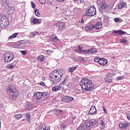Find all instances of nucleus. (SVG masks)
<instances>
[{"label": "nucleus", "instance_id": "obj_1", "mask_svg": "<svg viewBox=\"0 0 130 130\" xmlns=\"http://www.w3.org/2000/svg\"><path fill=\"white\" fill-rule=\"evenodd\" d=\"M63 74H59V72L57 70H54L49 75V77L50 78V81L52 82V84L56 85L57 83H59L62 78Z\"/></svg>", "mask_w": 130, "mask_h": 130}, {"label": "nucleus", "instance_id": "obj_2", "mask_svg": "<svg viewBox=\"0 0 130 130\" xmlns=\"http://www.w3.org/2000/svg\"><path fill=\"white\" fill-rule=\"evenodd\" d=\"M80 86L82 90L85 91H93L94 90V84L92 81L87 78H83L80 82Z\"/></svg>", "mask_w": 130, "mask_h": 130}, {"label": "nucleus", "instance_id": "obj_3", "mask_svg": "<svg viewBox=\"0 0 130 130\" xmlns=\"http://www.w3.org/2000/svg\"><path fill=\"white\" fill-rule=\"evenodd\" d=\"M101 27H102V23L100 22H98L95 25L90 24L85 26V30H86V31H92L93 29L99 30Z\"/></svg>", "mask_w": 130, "mask_h": 130}, {"label": "nucleus", "instance_id": "obj_4", "mask_svg": "<svg viewBox=\"0 0 130 130\" xmlns=\"http://www.w3.org/2000/svg\"><path fill=\"white\" fill-rule=\"evenodd\" d=\"M9 92L11 93V95L12 96L13 99H14L16 100L17 99V97L19 96V92L18 91V90L16 88L15 86H12V87L10 86V87L9 89Z\"/></svg>", "mask_w": 130, "mask_h": 130}, {"label": "nucleus", "instance_id": "obj_5", "mask_svg": "<svg viewBox=\"0 0 130 130\" xmlns=\"http://www.w3.org/2000/svg\"><path fill=\"white\" fill-rule=\"evenodd\" d=\"M97 123V120L95 119H91L90 120H86L85 121V125L86 127L88 128V130H90L96 125Z\"/></svg>", "mask_w": 130, "mask_h": 130}, {"label": "nucleus", "instance_id": "obj_6", "mask_svg": "<svg viewBox=\"0 0 130 130\" xmlns=\"http://www.w3.org/2000/svg\"><path fill=\"white\" fill-rule=\"evenodd\" d=\"M3 57L6 62H10V61L14 59V54L12 52L6 53L4 55Z\"/></svg>", "mask_w": 130, "mask_h": 130}, {"label": "nucleus", "instance_id": "obj_7", "mask_svg": "<svg viewBox=\"0 0 130 130\" xmlns=\"http://www.w3.org/2000/svg\"><path fill=\"white\" fill-rule=\"evenodd\" d=\"M96 3L99 8H101V9L105 11V12H107L108 6H107V4H106V3H105L104 2V0H98Z\"/></svg>", "mask_w": 130, "mask_h": 130}, {"label": "nucleus", "instance_id": "obj_8", "mask_svg": "<svg viewBox=\"0 0 130 130\" xmlns=\"http://www.w3.org/2000/svg\"><path fill=\"white\" fill-rule=\"evenodd\" d=\"M7 19L8 18L6 16H3L2 14H0V25L7 27L10 24Z\"/></svg>", "mask_w": 130, "mask_h": 130}, {"label": "nucleus", "instance_id": "obj_9", "mask_svg": "<svg viewBox=\"0 0 130 130\" xmlns=\"http://www.w3.org/2000/svg\"><path fill=\"white\" fill-rule=\"evenodd\" d=\"M96 14V8L95 7H91L86 12L85 16H87L88 17H93V16H95Z\"/></svg>", "mask_w": 130, "mask_h": 130}, {"label": "nucleus", "instance_id": "obj_10", "mask_svg": "<svg viewBox=\"0 0 130 130\" xmlns=\"http://www.w3.org/2000/svg\"><path fill=\"white\" fill-rule=\"evenodd\" d=\"M34 99L35 100H41L42 99V92H37L34 93Z\"/></svg>", "mask_w": 130, "mask_h": 130}, {"label": "nucleus", "instance_id": "obj_11", "mask_svg": "<svg viewBox=\"0 0 130 130\" xmlns=\"http://www.w3.org/2000/svg\"><path fill=\"white\" fill-rule=\"evenodd\" d=\"M89 113L90 114V115H94L97 113V110L96 109V107H95V106H92L91 107Z\"/></svg>", "mask_w": 130, "mask_h": 130}, {"label": "nucleus", "instance_id": "obj_12", "mask_svg": "<svg viewBox=\"0 0 130 130\" xmlns=\"http://www.w3.org/2000/svg\"><path fill=\"white\" fill-rule=\"evenodd\" d=\"M27 46V43L26 41H20L18 44L19 48H24Z\"/></svg>", "mask_w": 130, "mask_h": 130}, {"label": "nucleus", "instance_id": "obj_13", "mask_svg": "<svg viewBox=\"0 0 130 130\" xmlns=\"http://www.w3.org/2000/svg\"><path fill=\"white\" fill-rule=\"evenodd\" d=\"M128 126H129V122H128L121 123L119 124V127H120V128L125 129L127 127H128Z\"/></svg>", "mask_w": 130, "mask_h": 130}, {"label": "nucleus", "instance_id": "obj_14", "mask_svg": "<svg viewBox=\"0 0 130 130\" xmlns=\"http://www.w3.org/2000/svg\"><path fill=\"white\" fill-rule=\"evenodd\" d=\"M1 5L3 9H6L7 6L10 5L9 0H1Z\"/></svg>", "mask_w": 130, "mask_h": 130}, {"label": "nucleus", "instance_id": "obj_15", "mask_svg": "<svg viewBox=\"0 0 130 130\" xmlns=\"http://www.w3.org/2000/svg\"><path fill=\"white\" fill-rule=\"evenodd\" d=\"M57 25L58 26V28L59 30H63V29H66V28H67L66 24L62 22L58 23Z\"/></svg>", "mask_w": 130, "mask_h": 130}, {"label": "nucleus", "instance_id": "obj_16", "mask_svg": "<svg viewBox=\"0 0 130 130\" xmlns=\"http://www.w3.org/2000/svg\"><path fill=\"white\" fill-rule=\"evenodd\" d=\"M99 63L101 66H106L107 64V59L104 58H100V60H99Z\"/></svg>", "mask_w": 130, "mask_h": 130}, {"label": "nucleus", "instance_id": "obj_17", "mask_svg": "<svg viewBox=\"0 0 130 130\" xmlns=\"http://www.w3.org/2000/svg\"><path fill=\"white\" fill-rule=\"evenodd\" d=\"M88 127L86 125V122H85L84 124H81L79 127L77 128V130H85L87 129L88 130Z\"/></svg>", "mask_w": 130, "mask_h": 130}, {"label": "nucleus", "instance_id": "obj_18", "mask_svg": "<svg viewBox=\"0 0 130 130\" xmlns=\"http://www.w3.org/2000/svg\"><path fill=\"white\" fill-rule=\"evenodd\" d=\"M74 101V98L72 96H65L64 101L66 103H70Z\"/></svg>", "mask_w": 130, "mask_h": 130}, {"label": "nucleus", "instance_id": "obj_19", "mask_svg": "<svg viewBox=\"0 0 130 130\" xmlns=\"http://www.w3.org/2000/svg\"><path fill=\"white\" fill-rule=\"evenodd\" d=\"M7 7H8V12L10 13V14H12L13 12H14V10H15V7H14V5L12 4H9Z\"/></svg>", "mask_w": 130, "mask_h": 130}, {"label": "nucleus", "instance_id": "obj_20", "mask_svg": "<svg viewBox=\"0 0 130 130\" xmlns=\"http://www.w3.org/2000/svg\"><path fill=\"white\" fill-rule=\"evenodd\" d=\"M42 97L45 100H46V99H48L49 98V96H50V94H49V93L47 92H42Z\"/></svg>", "mask_w": 130, "mask_h": 130}, {"label": "nucleus", "instance_id": "obj_21", "mask_svg": "<svg viewBox=\"0 0 130 130\" xmlns=\"http://www.w3.org/2000/svg\"><path fill=\"white\" fill-rule=\"evenodd\" d=\"M125 7H126V3L123 2V1H122L120 2V4L118 5V9L120 10L123 8H124Z\"/></svg>", "mask_w": 130, "mask_h": 130}, {"label": "nucleus", "instance_id": "obj_22", "mask_svg": "<svg viewBox=\"0 0 130 130\" xmlns=\"http://www.w3.org/2000/svg\"><path fill=\"white\" fill-rule=\"evenodd\" d=\"M39 129L40 130H50V127H46L45 124H42L39 126Z\"/></svg>", "mask_w": 130, "mask_h": 130}, {"label": "nucleus", "instance_id": "obj_23", "mask_svg": "<svg viewBox=\"0 0 130 130\" xmlns=\"http://www.w3.org/2000/svg\"><path fill=\"white\" fill-rule=\"evenodd\" d=\"M61 89V87L60 86H55L52 88V91H53V92H57V91L60 90Z\"/></svg>", "mask_w": 130, "mask_h": 130}, {"label": "nucleus", "instance_id": "obj_24", "mask_svg": "<svg viewBox=\"0 0 130 130\" xmlns=\"http://www.w3.org/2000/svg\"><path fill=\"white\" fill-rule=\"evenodd\" d=\"M114 33H117V34H119V35H124V34H126V32L122 30H115L114 31Z\"/></svg>", "mask_w": 130, "mask_h": 130}, {"label": "nucleus", "instance_id": "obj_25", "mask_svg": "<svg viewBox=\"0 0 130 130\" xmlns=\"http://www.w3.org/2000/svg\"><path fill=\"white\" fill-rule=\"evenodd\" d=\"M18 35H19V33L15 32L12 36H9V37L8 38V40H11L12 39H14V38H16V37H17V36H18Z\"/></svg>", "mask_w": 130, "mask_h": 130}, {"label": "nucleus", "instance_id": "obj_26", "mask_svg": "<svg viewBox=\"0 0 130 130\" xmlns=\"http://www.w3.org/2000/svg\"><path fill=\"white\" fill-rule=\"evenodd\" d=\"M37 35L39 36V35H40V33L38 31H34L29 34V36H30V37H34Z\"/></svg>", "mask_w": 130, "mask_h": 130}, {"label": "nucleus", "instance_id": "obj_27", "mask_svg": "<svg viewBox=\"0 0 130 130\" xmlns=\"http://www.w3.org/2000/svg\"><path fill=\"white\" fill-rule=\"evenodd\" d=\"M32 108H33V105L31 103H28L26 107V110H31Z\"/></svg>", "mask_w": 130, "mask_h": 130}, {"label": "nucleus", "instance_id": "obj_28", "mask_svg": "<svg viewBox=\"0 0 130 130\" xmlns=\"http://www.w3.org/2000/svg\"><path fill=\"white\" fill-rule=\"evenodd\" d=\"M24 116L26 118L27 121L30 122V119L31 118V115H30V113H26L24 114Z\"/></svg>", "mask_w": 130, "mask_h": 130}, {"label": "nucleus", "instance_id": "obj_29", "mask_svg": "<svg viewBox=\"0 0 130 130\" xmlns=\"http://www.w3.org/2000/svg\"><path fill=\"white\" fill-rule=\"evenodd\" d=\"M45 59V57L43 55L39 56L38 57V60H39V61H44Z\"/></svg>", "mask_w": 130, "mask_h": 130}, {"label": "nucleus", "instance_id": "obj_30", "mask_svg": "<svg viewBox=\"0 0 130 130\" xmlns=\"http://www.w3.org/2000/svg\"><path fill=\"white\" fill-rule=\"evenodd\" d=\"M34 24H41V20H39L38 18H34L32 20Z\"/></svg>", "mask_w": 130, "mask_h": 130}, {"label": "nucleus", "instance_id": "obj_31", "mask_svg": "<svg viewBox=\"0 0 130 130\" xmlns=\"http://www.w3.org/2000/svg\"><path fill=\"white\" fill-rule=\"evenodd\" d=\"M98 51H97V49L96 48H93V49H89V53H97Z\"/></svg>", "mask_w": 130, "mask_h": 130}, {"label": "nucleus", "instance_id": "obj_32", "mask_svg": "<svg viewBox=\"0 0 130 130\" xmlns=\"http://www.w3.org/2000/svg\"><path fill=\"white\" fill-rule=\"evenodd\" d=\"M100 124L101 128H104L105 127V123H104L103 120L100 121Z\"/></svg>", "mask_w": 130, "mask_h": 130}, {"label": "nucleus", "instance_id": "obj_33", "mask_svg": "<svg viewBox=\"0 0 130 130\" xmlns=\"http://www.w3.org/2000/svg\"><path fill=\"white\" fill-rule=\"evenodd\" d=\"M105 81L107 82V83H112V78H105Z\"/></svg>", "mask_w": 130, "mask_h": 130}, {"label": "nucleus", "instance_id": "obj_34", "mask_svg": "<svg viewBox=\"0 0 130 130\" xmlns=\"http://www.w3.org/2000/svg\"><path fill=\"white\" fill-rule=\"evenodd\" d=\"M35 13L37 17H39L40 16V14L39 13V12H38V10L37 9H35Z\"/></svg>", "mask_w": 130, "mask_h": 130}, {"label": "nucleus", "instance_id": "obj_35", "mask_svg": "<svg viewBox=\"0 0 130 130\" xmlns=\"http://www.w3.org/2000/svg\"><path fill=\"white\" fill-rule=\"evenodd\" d=\"M22 117V114H19L15 115V118L16 119H20Z\"/></svg>", "mask_w": 130, "mask_h": 130}, {"label": "nucleus", "instance_id": "obj_36", "mask_svg": "<svg viewBox=\"0 0 130 130\" xmlns=\"http://www.w3.org/2000/svg\"><path fill=\"white\" fill-rule=\"evenodd\" d=\"M76 69H77L76 67H72V68H70V72L71 73H73V72H74V71H75V70H76Z\"/></svg>", "mask_w": 130, "mask_h": 130}, {"label": "nucleus", "instance_id": "obj_37", "mask_svg": "<svg viewBox=\"0 0 130 130\" xmlns=\"http://www.w3.org/2000/svg\"><path fill=\"white\" fill-rule=\"evenodd\" d=\"M39 2L40 4H42V5H44V4L46 3V0H39Z\"/></svg>", "mask_w": 130, "mask_h": 130}, {"label": "nucleus", "instance_id": "obj_38", "mask_svg": "<svg viewBox=\"0 0 130 130\" xmlns=\"http://www.w3.org/2000/svg\"><path fill=\"white\" fill-rule=\"evenodd\" d=\"M120 41L121 43H126V40L125 39H122L120 40Z\"/></svg>", "mask_w": 130, "mask_h": 130}, {"label": "nucleus", "instance_id": "obj_39", "mask_svg": "<svg viewBox=\"0 0 130 130\" xmlns=\"http://www.w3.org/2000/svg\"><path fill=\"white\" fill-rule=\"evenodd\" d=\"M83 53H84V54H89L90 53L89 49L88 50H83Z\"/></svg>", "mask_w": 130, "mask_h": 130}, {"label": "nucleus", "instance_id": "obj_40", "mask_svg": "<svg viewBox=\"0 0 130 130\" xmlns=\"http://www.w3.org/2000/svg\"><path fill=\"white\" fill-rule=\"evenodd\" d=\"M46 51V53L47 54H49V55H50L51 54H52V52H53V51H50V50H47Z\"/></svg>", "mask_w": 130, "mask_h": 130}, {"label": "nucleus", "instance_id": "obj_41", "mask_svg": "<svg viewBox=\"0 0 130 130\" xmlns=\"http://www.w3.org/2000/svg\"><path fill=\"white\" fill-rule=\"evenodd\" d=\"M100 58H99V57H96V58H95L94 59V61H95V62H99V60H100Z\"/></svg>", "mask_w": 130, "mask_h": 130}, {"label": "nucleus", "instance_id": "obj_42", "mask_svg": "<svg viewBox=\"0 0 130 130\" xmlns=\"http://www.w3.org/2000/svg\"><path fill=\"white\" fill-rule=\"evenodd\" d=\"M21 53H22V54H23V55H26V54H27V51L25 50V51H20Z\"/></svg>", "mask_w": 130, "mask_h": 130}, {"label": "nucleus", "instance_id": "obj_43", "mask_svg": "<svg viewBox=\"0 0 130 130\" xmlns=\"http://www.w3.org/2000/svg\"><path fill=\"white\" fill-rule=\"evenodd\" d=\"M79 11H80V9L78 8H75L74 9V12L75 13H79Z\"/></svg>", "mask_w": 130, "mask_h": 130}, {"label": "nucleus", "instance_id": "obj_44", "mask_svg": "<svg viewBox=\"0 0 130 130\" xmlns=\"http://www.w3.org/2000/svg\"><path fill=\"white\" fill-rule=\"evenodd\" d=\"M126 116L127 119H128V120H130V112L126 113Z\"/></svg>", "mask_w": 130, "mask_h": 130}, {"label": "nucleus", "instance_id": "obj_45", "mask_svg": "<svg viewBox=\"0 0 130 130\" xmlns=\"http://www.w3.org/2000/svg\"><path fill=\"white\" fill-rule=\"evenodd\" d=\"M120 19L118 18H115L114 19V21L115 22V23H118V21H120Z\"/></svg>", "mask_w": 130, "mask_h": 130}, {"label": "nucleus", "instance_id": "obj_46", "mask_svg": "<svg viewBox=\"0 0 130 130\" xmlns=\"http://www.w3.org/2000/svg\"><path fill=\"white\" fill-rule=\"evenodd\" d=\"M7 68L8 69H12L14 68V66H13V65H11V64H9L7 66Z\"/></svg>", "mask_w": 130, "mask_h": 130}, {"label": "nucleus", "instance_id": "obj_47", "mask_svg": "<svg viewBox=\"0 0 130 130\" xmlns=\"http://www.w3.org/2000/svg\"><path fill=\"white\" fill-rule=\"evenodd\" d=\"M53 40L54 42H56L57 41V37H54L53 38Z\"/></svg>", "mask_w": 130, "mask_h": 130}, {"label": "nucleus", "instance_id": "obj_48", "mask_svg": "<svg viewBox=\"0 0 130 130\" xmlns=\"http://www.w3.org/2000/svg\"><path fill=\"white\" fill-rule=\"evenodd\" d=\"M31 4L32 8L33 9H34L35 8V4H34V3H33V2H31Z\"/></svg>", "mask_w": 130, "mask_h": 130}, {"label": "nucleus", "instance_id": "obj_49", "mask_svg": "<svg viewBox=\"0 0 130 130\" xmlns=\"http://www.w3.org/2000/svg\"><path fill=\"white\" fill-rule=\"evenodd\" d=\"M66 128V125H61V129L63 130Z\"/></svg>", "mask_w": 130, "mask_h": 130}, {"label": "nucleus", "instance_id": "obj_50", "mask_svg": "<svg viewBox=\"0 0 130 130\" xmlns=\"http://www.w3.org/2000/svg\"><path fill=\"white\" fill-rule=\"evenodd\" d=\"M67 82L68 81H66V80H64L61 83V85H66V84H67Z\"/></svg>", "mask_w": 130, "mask_h": 130}, {"label": "nucleus", "instance_id": "obj_51", "mask_svg": "<svg viewBox=\"0 0 130 130\" xmlns=\"http://www.w3.org/2000/svg\"><path fill=\"white\" fill-rule=\"evenodd\" d=\"M40 85L41 86H45V83H44V82H43V81H41L40 82Z\"/></svg>", "mask_w": 130, "mask_h": 130}, {"label": "nucleus", "instance_id": "obj_52", "mask_svg": "<svg viewBox=\"0 0 130 130\" xmlns=\"http://www.w3.org/2000/svg\"><path fill=\"white\" fill-rule=\"evenodd\" d=\"M81 60H82V61H83V62H85L86 60H85V58H84L83 57H82L80 58Z\"/></svg>", "mask_w": 130, "mask_h": 130}, {"label": "nucleus", "instance_id": "obj_53", "mask_svg": "<svg viewBox=\"0 0 130 130\" xmlns=\"http://www.w3.org/2000/svg\"><path fill=\"white\" fill-rule=\"evenodd\" d=\"M47 5H52V2H51V1H48L47 2Z\"/></svg>", "mask_w": 130, "mask_h": 130}, {"label": "nucleus", "instance_id": "obj_54", "mask_svg": "<svg viewBox=\"0 0 130 130\" xmlns=\"http://www.w3.org/2000/svg\"><path fill=\"white\" fill-rule=\"evenodd\" d=\"M68 80H69V76H67L64 79V80L68 82Z\"/></svg>", "mask_w": 130, "mask_h": 130}, {"label": "nucleus", "instance_id": "obj_55", "mask_svg": "<svg viewBox=\"0 0 130 130\" xmlns=\"http://www.w3.org/2000/svg\"><path fill=\"white\" fill-rule=\"evenodd\" d=\"M103 110H104L105 113H107V110H106V108L105 107L103 108Z\"/></svg>", "mask_w": 130, "mask_h": 130}, {"label": "nucleus", "instance_id": "obj_56", "mask_svg": "<svg viewBox=\"0 0 130 130\" xmlns=\"http://www.w3.org/2000/svg\"><path fill=\"white\" fill-rule=\"evenodd\" d=\"M117 80H122V76H118L117 78Z\"/></svg>", "mask_w": 130, "mask_h": 130}, {"label": "nucleus", "instance_id": "obj_57", "mask_svg": "<svg viewBox=\"0 0 130 130\" xmlns=\"http://www.w3.org/2000/svg\"><path fill=\"white\" fill-rule=\"evenodd\" d=\"M81 24H84V22H85V21L84 20V19H83V18H82L81 19V21H80Z\"/></svg>", "mask_w": 130, "mask_h": 130}, {"label": "nucleus", "instance_id": "obj_58", "mask_svg": "<svg viewBox=\"0 0 130 130\" xmlns=\"http://www.w3.org/2000/svg\"><path fill=\"white\" fill-rule=\"evenodd\" d=\"M57 1H58L59 3H62V2H64V0H57Z\"/></svg>", "mask_w": 130, "mask_h": 130}, {"label": "nucleus", "instance_id": "obj_59", "mask_svg": "<svg viewBox=\"0 0 130 130\" xmlns=\"http://www.w3.org/2000/svg\"><path fill=\"white\" fill-rule=\"evenodd\" d=\"M58 112H59V113H61V112H62V110H60V109H59L58 110Z\"/></svg>", "mask_w": 130, "mask_h": 130}, {"label": "nucleus", "instance_id": "obj_60", "mask_svg": "<svg viewBox=\"0 0 130 130\" xmlns=\"http://www.w3.org/2000/svg\"><path fill=\"white\" fill-rule=\"evenodd\" d=\"M79 51L80 53H81L82 52H84V50H82V49H80Z\"/></svg>", "mask_w": 130, "mask_h": 130}, {"label": "nucleus", "instance_id": "obj_61", "mask_svg": "<svg viewBox=\"0 0 130 130\" xmlns=\"http://www.w3.org/2000/svg\"><path fill=\"white\" fill-rule=\"evenodd\" d=\"M78 49L79 51H80V50H81V49H82V48H81V46H78Z\"/></svg>", "mask_w": 130, "mask_h": 130}, {"label": "nucleus", "instance_id": "obj_62", "mask_svg": "<svg viewBox=\"0 0 130 130\" xmlns=\"http://www.w3.org/2000/svg\"><path fill=\"white\" fill-rule=\"evenodd\" d=\"M84 2V0H80V4H83Z\"/></svg>", "mask_w": 130, "mask_h": 130}, {"label": "nucleus", "instance_id": "obj_63", "mask_svg": "<svg viewBox=\"0 0 130 130\" xmlns=\"http://www.w3.org/2000/svg\"><path fill=\"white\" fill-rule=\"evenodd\" d=\"M75 51L76 52H78L79 51V50L78 49H75Z\"/></svg>", "mask_w": 130, "mask_h": 130}, {"label": "nucleus", "instance_id": "obj_64", "mask_svg": "<svg viewBox=\"0 0 130 130\" xmlns=\"http://www.w3.org/2000/svg\"><path fill=\"white\" fill-rule=\"evenodd\" d=\"M78 0H73V1L74 2V3H76V2H77Z\"/></svg>", "mask_w": 130, "mask_h": 130}]
</instances>
